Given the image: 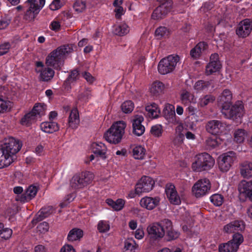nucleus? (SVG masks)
I'll return each mask as SVG.
<instances>
[{
  "instance_id": "f257e3e1",
  "label": "nucleus",
  "mask_w": 252,
  "mask_h": 252,
  "mask_svg": "<svg viewBox=\"0 0 252 252\" xmlns=\"http://www.w3.org/2000/svg\"><path fill=\"white\" fill-rule=\"evenodd\" d=\"M73 50L71 44L60 46L50 53L46 58L47 66L53 67L57 70H61L64 64L66 57Z\"/></svg>"
},
{
  "instance_id": "f03ea898",
  "label": "nucleus",
  "mask_w": 252,
  "mask_h": 252,
  "mask_svg": "<svg viewBox=\"0 0 252 252\" xmlns=\"http://www.w3.org/2000/svg\"><path fill=\"white\" fill-rule=\"evenodd\" d=\"M170 227V220H164L160 222H154L149 224L147 227L148 237L150 241H159L165 235V228Z\"/></svg>"
},
{
  "instance_id": "7ed1b4c3",
  "label": "nucleus",
  "mask_w": 252,
  "mask_h": 252,
  "mask_svg": "<svg viewBox=\"0 0 252 252\" xmlns=\"http://www.w3.org/2000/svg\"><path fill=\"white\" fill-rule=\"evenodd\" d=\"M126 123L119 121L114 124L104 134L105 140L110 143L114 144L120 143L125 133Z\"/></svg>"
},
{
  "instance_id": "20e7f679",
  "label": "nucleus",
  "mask_w": 252,
  "mask_h": 252,
  "mask_svg": "<svg viewBox=\"0 0 252 252\" xmlns=\"http://www.w3.org/2000/svg\"><path fill=\"white\" fill-rule=\"evenodd\" d=\"M215 164V160L207 153H202L195 156L192 164V168L196 172H201L210 169Z\"/></svg>"
},
{
  "instance_id": "39448f33",
  "label": "nucleus",
  "mask_w": 252,
  "mask_h": 252,
  "mask_svg": "<svg viewBox=\"0 0 252 252\" xmlns=\"http://www.w3.org/2000/svg\"><path fill=\"white\" fill-rule=\"evenodd\" d=\"M94 176V174L90 172L76 174L70 180V188L74 190L82 189L93 180Z\"/></svg>"
},
{
  "instance_id": "423d86ee",
  "label": "nucleus",
  "mask_w": 252,
  "mask_h": 252,
  "mask_svg": "<svg viewBox=\"0 0 252 252\" xmlns=\"http://www.w3.org/2000/svg\"><path fill=\"white\" fill-rule=\"evenodd\" d=\"M179 57L177 55H169L160 60L158 69V72L162 75L172 72L175 69L179 61Z\"/></svg>"
},
{
  "instance_id": "0eeeda50",
  "label": "nucleus",
  "mask_w": 252,
  "mask_h": 252,
  "mask_svg": "<svg viewBox=\"0 0 252 252\" xmlns=\"http://www.w3.org/2000/svg\"><path fill=\"white\" fill-rule=\"evenodd\" d=\"M211 188V184L209 180L203 178L199 179L193 185L191 191L195 197L200 198L207 194Z\"/></svg>"
},
{
  "instance_id": "6e6552de",
  "label": "nucleus",
  "mask_w": 252,
  "mask_h": 252,
  "mask_svg": "<svg viewBox=\"0 0 252 252\" xmlns=\"http://www.w3.org/2000/svg\"><path fill=\"white\" fill-rule=\"evenodd\" d=\"M236 160L237 156L235 152L230 151L225 153L218 158L219 168L222 172H227Z\"/></svg>"
},
{
  "instance_id": "1a4fd4ad",
  "label": "nucleus",
  "mask_w": 252,
  "mask_h": 252,
  "mask_svg": "<svg viewBox=\"0 0 252 252\" xmlns=\"http://www.w3.org/2000/svg\"><path fill=\"white\" fill-rule=\"evenodd\" d=\"M225 117L233 120L241 119L244 115V106L242 101H237L231 107L230 110H223Z\"/></svg>"
},
{
  "instance_id": "9d476101",
  "label": "nucleus",
  "mask_w": 252,
  "mask_h": 252,
  "mask_svg": "<svg viewBox=\"0 0 252 252\" xmlns=\"http://www.w3.org/2000/svg\"><path fill=\"white\" fill-rule=\"evenodd\" d=\"M22 147V143L13 137L5 138L1 148L14 157V156L19 151Z\"/></svg>"
},
{
  "instance_id": "9b49d317",
  "label": "nucleus",
  "mask_w": 252,
  "mask_h": 252,
  "mask_svg": "<svg viewBox=\"0 0 252 252\" xmlns=\"http://www.w3.org/2000/svg\"><path fill=\"white\" fill-rule=\"evenodd\" d=\"M155 182L151 177L144 176L136 184V192L141 194L151 191L155 185Z\"/></svg>"
},
{
  "instance_id": "f8f14e48",
  "label": "nucleus",
  "mask_w": 252,
  "mask_h": 252,
  "mask_svg": "<svg viewBox=\"0 0 252 252\" xmlns=\"http://www.w3.org/2000/svg\"><path fill=\"white\" fill-rule=\"evenodd\" d=\"M35 71L39 73V78L43 81L50 80L55 74V72L52 68L45 66L41 62L36 63Z\"/></svg>"
},
{
  "instance_id": "ddd939ff",
  "label": "nucleus",
  "mask_w": 252,
  "mask_h": 252,
  "mask_svg": "<svg viewBox=\"0 0 252 252\" xmlns=\"http://www.w3.org/2000/svg\"><path fill=\"white\" fill-rule=\"evenodd\" d=\"M206 129L213 135H219L225 131L226 125L219 120H211L207 123Z\"/></svg>"
},
{
  "instance_id": "4468645a",
  "label": "nucleus",
  "mask_w": 252,
  "mask_h": 252,
  "mask_svg": "<svg viewBox=\"0 0 252 252\" xmlns=\"http://www.w3.org/2000/svg\"><path fill=\"white\" fill-rule=\"evenodd\" d=\"M172 2L170 0L166 1L157 7L153 12L152 17L155 20L163 18L171 10Z\"/></svg>"
},
{
  "instance_id": "2eb2a0df",
  "label": "nucleus",
  "mask_w": 252,
  "mask_h": 252,
  "mask_svg": "<svg viewBox=\"0 0 252 252\" xmlns=\"http://www.w3.org/2000/svg\"><path fill=\"white\" fill-rule=\"evenodd\" d=\"M252 31V20L246 19L241 21L236 30V34L239 37L245 38L250 35Z\"/></svg>"
},
{
  "instance_id": "dca6fc26",
  "label": "nucleus",
  "mask_w": 252,
  "mask_h": 252,
  "mask_svg": "<svg viewBox=\"0 0 252 252\" xmlns=\"http://www.w3.org/2000/svg\"><path fill=\"white\" fill-rule=\"evenodd\" d=\"M25 4L26 10L23 14V19L28 22H32L41 9L33 4L27 3L26 1L25 2Z\"/></svg>"
},
{
  "instance_id": "f3484780",
  "label": "nucleus",
  "mask_w": 252,
  "mask_h": 252,
  "mask_svg": "<svg viewBox=\"0 0 252 252\" xmlns=\"http://www.w3.org/2000/svg\"><path fill=\"white\" fill-rule=\"evenodd\" d=\"M238 189L240 197L248 198L252 201V180L241 181L238 185Z\"/></svg>"
},
{
  "instance_id": "a211bd4d",
  "label": "nucleus",
  "mask_w": 252,
  "mask_h": 252,
  "mask_svg": "<svg viewBox=\"0 0 252 252\" xmlns=\"http://www.w3.org/2000/svg\"><path fill=\"white\" fill-rule=\"evenodd\" d=\"M221 67V64L219 60V55L214 53L211 55L210 62L206 67L205 73L209 75L217 71H219Z\"/></svg>"
},
{
  "instance_id": "6ab92c4d",
  "label": "nucleus",
  "mask_w": 252,
  "mask_h": 252,
  "mask_svg": "<svg viewBox=\"0 0 252 252\" xmlns=\"http://www.w3.org/2000/svg\"><path fill=\"white\" fill-rule=\"evenodd\" d=\"M163 111L164 117L169 123L173 125L179 123V120L176 116L175 107L173 105L165 104Z\"/></svg>"
},
{
  "instance_id": "aec40b11",
  "label": "nucleus",
  "mask_w": 252,
  "mask_h": 252,
  "mask_svg": "<svg viewBox=\"0 0 252 252\" xmlns=\"http://www.w3.org/2000/svg\"><path fill=\"white\" fill-rule=\"evenodd\" d=\"M160 198L158 196H144L140 201V206L148 210H152L157 207L159 204Z\"/></svg>"
},
{
  "instance_id": "412c9836",
  "label": "nucleus",
  "mask_w": 252,
  "mask_h": 252,
  "mask_svg": "<svg viewBox=\"0 0 252 252\" xmlns=\"http://www.w3.org/2000/svg\"><path fill=\"white\" fill-rule=\"evenodd\" d=\"M165 192L170 202L173 204L179 205L181 202L180 197L178 195L175 186L168 184L166 186Z\"/></svg>"
},
{
  "instance_id": "4be33fe9",
  "label": "nucleus",
  "mask_w": 252,
  "mask_h": 252,
  "mask_svg": "<svg viewBox=\"0 0 252 252\" xmlns=\"http://www.w3.org/2000/svg\"><path fill=\"white\" fill-rule=\"evenodd\" d=\"M38 189L36 186H30L27 189L25 193L17 196L16 200L23 203L28 202L35 196Z\"/></svg>"
},
{
  "instance_id": "5701e85b",
  "label": "nucleus",
  "mask_w": 252,
  "mask_h": 252,
  "mask_svg": "<svg viewBox=\"0 0 252 252\" xmlns=\"http://www.w3.org/2000/svg\"><path fill=\"white\" fill-rule=\"evenodd\" d=\"M245 228V225L242 221L234 220L225 225L223 228L224 233L230 234L241 232Z\"/></svg>"
},
{
  "instance_id": "b1692460",
  "label": "nucleus",
  "mask_w": 252,
  "mask_h": 252,
  "mask_svg": "<svg viewBox=\"0 0 252 252\" xmlns=\"http://www.w3.org/2000/svg\"><path fill=\"white\" fill-rule=\"evenodd\" d=\"M144 118L142 115H135L132 120L133 133L137 136L142 135L145 132V127L142 124Z\"/></svg>"
},
{
  "instance_id": "393cba45",
  "label": "nucleus",
  "mask_w": 252,
  "mask_h": 252,
  "mask_svg": "<svg viewBox=\"0 0 252 252\" xmlns=\"http://www.w3.org/2000/svg\"><path fill=\"white\" fill-rule=\"evenodd\" d=\"M232 94L228 89L224 90L218 98V101L222 105V111L226 110L231 104Z\"/></svg>"
},
{
  "instance_id": "a878e982",
  "label": "nucleus",
  "mask_w": 252,
  "mask_h": 252,
  "mask_svg": "<svg viewBox=\"0 0 252 252\" xmlns=\"http://www.w3.org/2000/svg\"><path fill=\"white\" fill-rule=\"evenodd\" d=\"M92 152L102 159L107 158V148L104 144L101 142H94L91 145Z\"/></svg>"
},
{
  "instance_id": "bb28decb",
  "label": "nucleus",
  "mask_w": 252,
  "mask_h": 252,
  "mask_svg": "<svg viewBox=\"0 0 252 252\" xmlns=\"http://www.w3.org/2000/svg\"><path fill=\"white\" fill-rule=\"evenodd\" d=\"M240 173L245 179L252 178V162L245 161L240 164Z\"/></svg>"
},
{
  "instance_id": "cd10ccee",
  "label": "nucleus",
  "mask_w": 252,
  "mask_h": 252,
  "mask_svg": "<svg viewBox=\"0 0 252 252\" xmlns=\"http://www.w3.org/2000/svg\"><path fill=\"white\" fill-rule=\"evenodd\" d=\"M146 149L140 145H134L131 148V156L137 160H143L145 158Z\"/></svg>"
},
{
  "instance_id": "c85d7f7f",
  "label": "nucleus",
  "mask_w": 252,
  "mask_h": 252,
  "mask_svg": "<svg viewBox=\"0 0 252 252\" xmlns=\"http://www.w3.org/2000/svg\"><path fill=\"white\" fill-rule=\"evenodd\" d=\"M13 161V157L1 148H0V169L10 165Z\"/></svg>"
},
{
  "instance_id": "c756f323",
  "label": "nucleus",
  "mask_w": 252,
  "mask_h": 252,
  "mask_svg": "<svg viewBox=\"0 0 252 252\" xmlns=\"http://www.w3.org/2000/svg\"><path fill=\"white\" fill-rule=\"evenodd\" d=\"M79 113L76 108H73L70 114L68 120V126L72 129H76L79 124Z\"/></svg>"
},
{
  "instance_id": "7c9ffc66",
  "label": "nucleus",
  "mask_w": 252,
  "mask_h": 252,
  "mask_svg": "<svg viewBox=\"0 0 252 252\" xmlns=\"http://www.w3.org/2000/svg\"><path fill=\"white\" fill-rule=\"evenodd\" d=\"M208 48V45L204 42H199L190 52L191 57L195 59H198L201 55Z\"/></svg>"
},
{
  "instance_id": "2f4dec72",
  "label": "nucleus",
  "mask_w": 252,
  "mask_h": 252,
  "mask_svg": "<svg viewBox=\"0 0 252 252\" xmlns=\"http://www.w3.org/2000/svg\"><path fill=\"white\" fill-rule=\"evenodd\" d=\"M13 102L2 95H0V113L10 112L13 108Z\"/></svg>"
},
{
  "instance_id": "473e14b6",
  "label": "nucleus",
  "mask_w": 252,
  "mask_h": 252,
  "mask_svg": "<svg viewBox=\"0 0 252 252\" xmlns=\"http://www.w3.org/2000/svg\"><path fill=\"white\" fill-rule=\"evenodd\" d=\"M40 128L44 132L52 133L59 130V126L55 122H45L40 124Z\"/></svg>"
},
{
  "instance_id": "72a5a7b5",
  "label": "nucleus",
  "mask_w": 252,
  "mask_h": 252,
  "mask_svg": "<svg viewBox=\"0 0 252 252\" xmlns=\"http://www.w3.org/2000/svg\"><path fill=\"white\" fill-rule=\"evenodd\" d=\"M84 235L82 229L78 228H74L69 231L67 235V239L69 242L80 241Z\"/></svg>"
},
{
  "instance_id": "f704fd0d",
  "label": "nucleus",
  "mask_w": 252,
  "mask_h": 252,
  "mask_svg": "<svg viewBox=\"0 0 252 252\" xmlns=\"http://www.w3.org/2000/svg\"><path fill=\"white\" fill-rule=\"evenodd\" d=\"M180 98L182 102L185 104L188 103H195L196 102V99L194 95L186 90H183L181 91Z\"/></svg>"
},
{
  "instance_id": "c9c22d12",
  "label": "nucleus",
  "mask_w": 252,
  "mask_h": 252,
  "mask_svg": "<svg viewBox=\"0 0 252 252\" xmlns=\"http://www.w3.org/2000/svg\"><path fill=\"white\" fill-rule=\"evenodd\" d=\"M145 109L147 112L148 116L153 119L158 118L160 113L159 107L155 103L147 105Z\"/></svg>"
},
{
  "instance_id": "e433bc0d",
  "label": "nucleus",
  "mask_w": 252,
  "mask_h": 252,
  "mask_svg": "<svg viewBox=\"0 0 252 252\" xmlns=\"http://www.w3.org/2000/svg\"><path fill=\"white\" fill-rule=\"evenodd\" d=\"M38 119L32 111L26 114L21 119L20 124L25 126H29L34 123Z\"/></svg>"
},
{
  "instance_id": "4c0bfd02",
  "label": "nucleus",
  "mask_w": 252,
  "mask_h": 252,
  "mask_svg": "<svg viewBox=\"0 0 252 252\" xmlns=\"http://www.w3.org/2000/svg\"><path fill=\"white\" fill-rule=\"evenodd\" d=\"M237 245L233 243L232 241H228L219 245V252H236L238 250Z\"/></svg>"
},
{
  "instance_id": "58836bf2",
  "label": "nucleus",
  "mask_w": 252,
  "mask_h": 252,
  "mask_svg": "<svg viewBox=\"0 0 252 252\" xmlns=\"http://www.w3.org/2000/svg\"><path fill=\"white\" fill-rule=\"evenodd\" d=\"M129 27L125 23H122L115 27L114 33L117 35L124 36L129 32Z\"/></svg>"
},
{
  "instance_id": "ea45409f",
  "label": "nucleus",
  "mask_w": 252,
  "mask_h": 252,
  "mask_svg": "<svg viewBox=\"0 0 252 252\" xmlns=\"http://www.w3.org/2000/svg\"><path fill=\"white\" fill-rule=\"evenodd\" d=\"M164 89V85L158 81L153 83L150 88L151 93L154 95H158L160 94Z\"/></svg>"
},
{
  "instance_id": "a19ab883",
  "label": "nucleus",
  "mask_w": 252,
  "mask_h": 252,
  "mask_svg": "<svg viewBox=\"0 0 252 252\" xmlns=\"http://www.w3.org/2000/svg\"><path fill=\"white\" fill-rule=\"evenodd\" d=\"M106 202L113 209L117 211L122 210L125 204V201L123 199H118L115 201L111 199H107L106 200Z\"/></svg>"
},
{
  "instance_id": "79ce46f5",
  "label": "nucleus",
  "mask_w": 252,
  "mask_h": 252,
  "mask_svg": "<svg viewBox=\"0 0 252 252\" xmlns=\"http://www.w3.org/2000/svg\"><path fill=\"white\" fill-rule=\"evenodd\" d=\"M212 81L199 80L195 83L193 88L197 92L206 91L209 86L212 85Z\"/></svg>"
},
{
  "instance_id": "37998d69",
  "label": "nucleus",
  "mask_w": 252,
  "mask_h": 252,
  "mask_svg": "<svg viewBox=\"0 0 252 252\" xmlns=\"http://www.w3.org/2000/svg\"><path fill=\"white\" fill-rule=\"evenodd\" d=\"M46 105L44 104L37 103L35 104L31 111L36 117L38 119L42 116L44 115L46 111Z\"/></svg>"
},
{
  "instance_id": "c03bdc74",
  "label": "nucleus",
  "mask_w": 252,
  "mask_h": 252,
  "mask_svg": "<svg viewBox=\"0 0 252 252\" xmlns=\"http://www.w3.org/2000/svg\"><path fill=\"white\" fill-rule=\"evenodd\" d=\"M234 140L237 143H241L247 136V132L243 129H237L233 133Z\"/></svg>"
},
{
  "instance_id": "a18cd8bd",
  "label": "nucleus",
  "mask_w": 252,
  "mask_h": 252,
  "mask_svg": "<svg viewBox=\"0 0 252 252\" xmlns=\"http://www.w3.org/2000/svg\"><path fill=\"white\" fill-rule=\"evenodd\" d=\"M215 100V96L212 95L207 94L201 97L199 99L198 105L201 107H203L213 103Z\"/></svg>"
},
{
  "instance_id": "49530a36",
  "label": "nucleus",
  "mask_w": 252,
  "mask_h": 252,
  "mask_svg": "<svg viewBox=\"0 0 252 252\" xmlns=\"http://www.w3.org/2000/svg\"><path fill=\"white\" fill-rule=\"evenodd\" d=\"M220 144V139L217 138L209 137L205 141V146L207 149H214L218 147Z\"/></svg>"
},
{
  "instance_id": "de8ad7c7",
  "label": "nucleus",
  "mask_w": 252,
  "mask_h": 252,
  "mask_svg": "<svg viewBox=\"0 0 252 252\" xmlns=\"http://www.w3.org/2000/svg\"><path fill=\"white\" fill-rule=\"evenodd\" d=\"M170 34V31L165 27H159L155 31V35L158 38H165Z\"/></svg>"
},
{
  "instance_id": "09e8293b",
  "label": "nucleus",
  "mask_w": 252,
  "mask_h": 252,
  "mask_svg": "<svg viewBox=\"0 0 252 252\" xmlns=\"http://www.w3.org/2000/svg\"><path fill=\"white\" fill-rule=\"evenodd\" d=\"M137 247L135 241L131 239H127L125 242V250L126 252H135Z\"/></svg>"
},
{
  "instance_id": "8fccbe9b",
  "label": "nucleus",
  "mask_w": 252,
  "mask_h": 252,
  "mask_svg": "<svg viewBox=\"0 0 252 252\" xmlns=\"http://www.w3.org/2000/svg\"><path fill=\"white\" fill-rule=\"evenodd\" d=\"M97 228L100 233H106L110 230V223L107 220H100L97 223Z\"/></svg>"
},
{
  "instance_id": "3c124183",
  "label": "nucleus",
  "mask_w": 252,
  "mask_h": 252,
  "mask_svg": "<svg viewBox=\"0 0 252 252\" xmlns=\"http://www.w3.org/2000/svg\"><path fill=\"white\" fill-rule=\"evenodd\" d=\"M211 202L216 206H221L224 201L223 196L219 193H215L212 195L210 197Z\"/></svg>"
},
{
  "instance_id": "603ef678",
  "label": "nucleus",
  "mask_w": 252,
  "mask_h": 252,
  "mask_svg": "<svg viewBox=\"0 0 252 252\" xmlns=\"http://www.w3.org/2000/svg\"><path fill=\"white\" fill-rule=\"evenodd\" d=\"M133 108L134 104L130 100L125 101L121 105V109L125 113H131Z\"/></svg>"
},
{
  "instance_id": "864d4df0",
  "label": "nucleus",
  "mask_w": 252,
  "mask_h": 252,
  "mask_svg": "<svg viewBox=\"0 0 252 252\" xmlns=\"http://www.w3.org/2000/svg\"><path fill=\"white\" fill-rule=\"evenodd\" d=\"M73 7L75 11L81 12L86 8L85 0H76L74 3Z\"/></svg>"
},
{
  "instance_id": "5fc2aeb1",
  "label": "nucleus",
  "mask_w": 252,
  "mask_h": 252,
  "mask_svg": "<svg viewBox=\"0 0 252 252\" xmlns=\"http://www.w3.org/2000/svg\"><path fill=\"white\" fill-rule=\"evenodd\" d=\"M165 233H167L169 240H173L177 238L179 236V233L174 230L172 228V223L170 221V227L168 229L165 228Z\"/></svg>"
},
{
  "instance_id": "6e6d98bb",
  "label": "nucleus",
  "mask_w": 252,
  "mask_h": 252,
  "mask_svg": "<svg viewBox=\"0 0 252 252\" xmlns=\"http://www.w3.org/2000/svg\"><path fill=\"white\" fill-rule=\"evenodd\" d=\"M162 132V126L160 125L154 126L151 129V134L155 137H159L161 136Z\"/></svg>"
},
{
  "instance_id": "4d7b16f0",
  "label": "nucleus",
  "mask_w": 252,
  "mask_h": 252,
  "mask_svg": "<svg viewBox=\"0 0 252 252\" xmlns=\"http://www.w3.org/2000/svg\"><path fill=\"white\" fill-rule=\"evenodd\" d=\"M79 78L80 74L79 71L77 69H74L70 72L67 80L69 83H71L78 80Z\"/></svg>"
},
{
  "instance_id": "13d9d810",
  "label": "nucleus",
  "mask_w": 252,
  "mask_h": 252,
  "mask_svg": "<svg viewBox=\"0 0 252 252\" xmlns=\"http://www.w3.org/2000/svg\"><path fill=\"white\" fill-rule=\"evenodd\" d=\"M230 241H232L234 244H237L238 248L239 245L243 242V237L240 232H236L233 235V239Z\"/></svg>"
},
{
  "instance_id": "bf43d9fd",
  "label": "nucleus",
  "mask_w": 252,
  "mask_h": 252,
  "mask_svg": "<svg viewBox=\"0 0 252 252\" xmlns=\"http://www.w3.org/2000/svg\"><path fill=\"white\" fill-rule=\"evenodd\" d=\"M91 91L86 90L78 95V99L83 102H87L91 98Z\"/></svg>"
},
{
  "instance_id": "052dcab7",
  "label": "nucleus",
  "mask_w": 252,
  "mask_h": 252,
  "mask_svg": "<svg viewBox=\"0 0 252 252\" xmlns=\"http://www.w3.org/2000/svg\"><path fill=\"white\" fill-rule=\"evenodd\" d=\"M184 135L181 132L176 131L173 142L175 145H180L183 142Z\"/></svg>"
},
{
  "instance_id": "680f3d73",
  "label": "nucleus",
  "mask_w": 252,
  "mask_h": 252,
  "mask_svg": "<svg viewBox=\"0 0 252 252\" xmlns=\"http://www.w3.org/2000/svg\"><path fill=\"white\" fill-rule=\"evenodd\" d=\"M12 234V229L5 228H2V230L0 231V237L4 239H8L10 238Z\"/></svg>"
},
{
  "instance_id": "e2e57ef3",
  "label": "nucleus",
  "mask_w": 252,
  "mask_h": 252,
  "mask_svg": "<svg viewBox=\"0 0 252 252\" xmlns=\"http://www.w3.org/2000/svg\"><path fill=\"white\" fill-rule=\"evenodd\" d=\"M64 4V1H61L60 0H54L49 5V8L51 10H56L60 9Z\"/></svg>"
},
{
  "instance_id": "0e129e2a",
  "label": "nucleus",
  "mask_w": 252,
  "mask_h": 252,
  "mask_svg": "<svg viewBox=\"0 0 252 252\" xmlns=\"http://www.w3.org/2000/svg\"><path fill=\"white\" fill-rule=\"evenodd\" d=\"M11 45L9 42H4L0 45V56L6 54L9 50Z\"/></svg>"
},
{
  "instance_id": "69168bd1",
  "label": "nucleus",
  "mask_w": 252,
  "mask_h": 252,
  "mask_svg": "<svg viewBox=\"0 0 252 252\" xmlns=\"http://www.w3.org/2000/svg\"><path fill=\"white\" fill-rule=\"evenodd\" d=\"M26 2L33 4L36 6L42 9L45 5V0H27Z\"/></svg>"
},
{
  "instance_id": "338daca9",
  "label": "nucleus",
  "mask_w": 252,
  "mask_h": 252,
  "mask_svg": "<svg viewBox=\"0 0 252 252\" xmlns=\"http://www.w3.org/2000/svg\"><path fill=\"white\" fill-rule=\"evenodd\" d=\"M49 228V227L48 223L45 221L40 223L37 227L38 231L42 233H44L47 232Z\"/></svg>"
},
{
  "instance_id": "774afa93",
  "label": "nucleus",
  "mask_w": 252,
  "mask_h": 252,
  "mask_svg": "<svg viewBox=\"0 0 252 252\" xmlns=\"http://www.w3.org/2000/svg\"><path fill=\"white\" fill-rule=\"evenodd\" d=\"M34 152L39 156H42L45 155V152L44 146L41 144L38 145L35 148Z\"/></svg>"
}]
</instances>
